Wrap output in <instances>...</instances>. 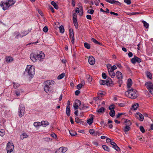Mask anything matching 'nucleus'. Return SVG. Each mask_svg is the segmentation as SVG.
Returning a JSON list of instances; mask_svg holds the SVG:
<instances>
[{
  "mask_svg": "<svg viewBox=\"0 0 153 153\" xmlns=\"http://www.w3.org/2000/svg\"><path fill=\"white\" fill-rule=\"evenodd\" d=\"M54 82L52 80H47L44 83L45 85L44 89L45 91L48 94H50L53 91V85H54Z\"/></svg>",
  "mask_w": 153,
  "mask_h": 153,
  "instance_id": "f257e3e1",
  "label": "nucleus"
},
{
  "mask_svg": "<svg viewBox=\"0 0 153 153\" xmlns=\"http://www.w3.org/2000/svg\"><path fill=\"white\" fill-rule=\"evenodd\" d=\"M16 2L15 0H8L5 3L1 1V2L0 6L3 9L5 10L7 9L10 6L14 4Z\"/></svg>",
  "mask_w": 153,
  "mask_h": 153,
  "instance_id": "f03ea898",
  "label": "nucleus"
},
{
  "mask_svg": "<svg viewBox=\"0 0 153 153\" xmlns=\"http://www.w3.org/2000/svg\"><path fill=\"white\" fill-rule=\"evenodd\" d=\"M136 91L132 88H128V90L125 92L126 96L132 99H135L137 97Z\"/></svg>",
  "mask_w": 153,
  "mask_h": 153,
  "instance_id": "7ed1b4c3",
  "label": "nucleus"
},
{
  "mask_svg": "<svg viewBox=\"0 0 153 153\" xmlns=\"http://www.w3.org/2000/svg\"><path fill=\"white\" fill-rule=\"evenodd\" d=\"M27 73L31 78L33 77L35 74V69L33 67L28 66L26 69L25 74Z\"/></svg>",
  "mask_w": 153,
  "mask_h": 153,
  "instance_id": "20e7f679",
  "label": "nucleus"
},
{
  "mask_svg": "<svg viewBox=\"0 0 153 153\" xmlns=\"http://www.w3.org/2000/svg\"><path fill=\"white\" fill-rule=\"evenodd\" d=\"M14 146L13 143L9 142L7 145L6 150L7 153H14Z\"/></svg>",
  "mask_w": 153,
  "mask_h": 153,
  "instance_id": "39448f33",
  "label": "nucleus"
},
{
  "mask_svg": "<svg viewBox=\"0 0 153 153\" xmlns=\"http://www.w3.org/2000/svg\"><path fill=\"white\" fill-rule=\"evenodd\" d=\"M25 108L24 105L23 104H20L19 108V115L20 117L23 116L25 114Z\"/></svg>",
  "mask_w": 153,
  "mask_h": 153,
  "instance_id": "423d86ee",
  "label": "nucleus"
},
{
  "mask_svg": "<svg viewBox=\"0 0 153 153\" xmlns=\"http://www.w3.org/2000/svg\"><path fill=\"white\" fill-rule=\"evenodd\" d=\"M131 62L133 64H135L136 62L140 63L141 62V59L136 56H134V57L132 58L131 60Z\"/></svg>",
  "mask_w": 153,
  "mask_h": 153,
  "instance_id": "0eeeda50",
  "label": "nucleus"
},
{
  "mask_svg": "<svg viewBox=\"0 0 153 153\" xmlns=\"http://www.w3.org/2000/svg\"><path fill=\"white\" fill-rule=\"evenodd\" d=\"M81 105V101L78 100H76L73 106L74 109L76 110L79 108V106Z\"/></svg>",
  "mask_w": 153,
  "mask_h": 153,
  "instance_id": "6e6552de",
  "label": "nucleus"
},
{
  "mask_svg": "<svg viewBox=\"0 0 153 153\" xmlns=\"http://www.w3.org/2000/svg\"><path fill=\"white\" fill-rule=\"evenodd\" d=\"M36 55L37 60H40L41 59H43L45 56V55L44 53L42 52H40L39 54H36Z\"/></svg>",
  "mask_w": 153,
  "mask_h": 153,
  "instance_id": "1a4fd4ad",
  "label": "nucleus"
},
{
  "mask_svg": "<svg viewBox=\"0 0 153 153\" xmlns=\"http://www.w3.org/2000/svg\"><path fill=\"white\" fill-rule=\"evenodd\" d=\"M136 117L140 121H142L144 119L143 115L140 113H137Z\"/></svg>",
  "mask_w": 153,
  "mask_h": 153,
  "instance_id": "9d476101",
  "label": "nucleus"
},
{
  "mask_svg": "<svg viewBox=\"0 0 153 153\" xmlns=\"http://www.w3.org/2000/svg\"><path fill=\"white\" fill-rule=\"evenodd\" d=\"M145 85L146 86L148 90L153 89V85L152 83L150 82H146Z\"/></svg>",
  "mask_w": 153,
  "mask_h": 153,
  "instance_id": "9b49d317",
  "label": "nucleus"
},
{
  "mask_svg": "<svg viewBox=\"0 0 153 153\" xmlns=\"http://www.w3.org/2000/svg\"><path fill=\"white\" fill-rule=\"evenodd\" d=\"M36 56V54L34 53H31L30 55V58L31 60L33 62H35L37 60Z\"/></svg>",
  "mask_w": 153,
  "mask_h": 153,
  "instance_id": "f8f14e48",
  "label": "nucleus"
},
{
  "mask_svg": "<svg viewBox=\"0 0 153 153\" xmlns=\"http://www.w3.org/2000/svg\"><path fill=\"white\" fill-rule=\"evenodd\" d=\"M88 62L91 65H93L95 63V59L94 58L91 56H89L88 60Z\"/></svg>",
  "mask_w": 153,
  "mask_h": 153,
  "instance_id": "ddd939ff",
  "label": "nucleus"
},
{
  "mask_svg": "<svg viewBox=\"0 0 153 153\" xmlns=\"http://www.w3.org/2000/svg\"><path fill=\"white\" fill-rule=\"evenodd\" d=\"M13 35L14 36H16L15 38H16V39H18L19 38V37H20L21 38L23 37V36H25L26 34H25V35H22L21 34H20V33H19V32L16 31V32H14L13 33Z\"/></svg>",
  "mask_w": 153,
  "mask_h": 153,
  "instance_id": "4468645a",
  "label": "nucleus"
},
{
  "mask_svg": "<svg viewBox=\"0 0 153 153\" xmlns=\"http://www.w3.org/2000/svg\"><path fill=\"white\" fill-rule=\"evenodd\" d=\"M111 144L113 148L115 149L116 151H118L120 149V148L117 146L116 144L114 142H111Z\"/></svg>",
  "mask_w": 153,
  "mask_h": 153,
  "instance_id": "2eb2a0df",
  "label": "nucleus"
},
{
  "mask_svg": "<svg viewBox=\"0 0 153 153\" xmlns=\"http://www.w3.org/2000/svg\"><path fill=\"white\" fill-rule=\"evenodd\" d=\"M106 2L110 3L111 4H116L117 3H118L120 4V3L118 1H115L114 0H105Z\"/></svg>",
  "mask_w": 153,
  "mask_h": 153,
  "instance_id": "dca6fc26",
  "label": "nucleus"
},
{
  "mask_svg": "<svg viewBox=\"0 0 153 153\" xmlns=\"http://www.w3.org/2000/svg\"><path fill=\"white\" fill-rule=\"evenodd\" d=\"M116 75L118 79H121L122 78V74L119 71H117L116 73Z\"/></svg>",
  "mask_w": 153,
  "mask_h": 153,
  "instance_id": "f3484780",
  "label": "nucleus"
},
{
  "mask_svg": "<svg viewBox=\"0 0 153 153\" xmlns=\"http://www.w3.org/2000/svg\"><path fill=\"white\" fill-rule=\"evenodd\" d=\"M132 84V80L131 79L129 78L128 79V82L127 83V87L128 88H129Z\"/></svg>",
  "mask_w": 153,
  "mask_h": 153,
  "instance_id": "a211bd4d",
  "label": "nucleus"
},
{
  "mask_svg": "<svg viewBox=\"0 0 153 153\" xmlns=\"http://www.w3.org/2000/svg\"><path fill=\"white\" fill-rule=\"evenodd\" d=\"M13 60V58L10 56L7 57L6 58V61L7 62H10Z\"/></svg>",
  "mask_w": 153,
  "mask_h": 153,
  "instance_id": "6ab92c4d",
  "label": "nucleus"
},
{
  "mask_svg": "<svg viewBox=\"0 0 153 153\" xmlns=\"http://www.w3.org/2000/svg\"><path fill=\"white\" fill-rule=\"evenodd\" d=\"M69 36L70 39L74 37L73 30L72 29H70L69 30Z\"/></svg>",
  "mask_w": 153,
  "mask_h": 153,
  "instance_id": "aec40b11",
  "label": "nucleus"
},
{
  "mask_svg": "<svg viewBox=\"0 0 153 153\" xmlns=\"http://www.w3.org/2000/svg\"><path fill=\"white\" fill-rule=\"evenodd\" d=\"M70 106H67L66 108V113L68 116H69L70 115Z\"/></svg>",
  "mask_w": 153,
  "mask_h": 153,
  "instance_id": "412c9836",
  "label": "nucleus"
},
{
  "mask_svg": "<svg viewBox=\"0 0 153 153\" xmlns=\"http://www.w3.org/2000/svg\"><path fill=\"white\" fill-rule=\"evenodd\" d=\"M40 123L41 125L43 126L44 127L46 126L49 124L47 121H42Z\"/></svg>",
  "mask_w": 153,
  "mask_h": 153,
  "instance_id": "4be33fe9",
  "label": "nucleus"
},
{
  "mask_svg": "<svg viewBox=\"0 0 153 153\" xmlns=\"http://www.w3.org/2000/svg\"><path fill=\"white\" fill-rule=\"evenodd\" d=\"M105 110V109L103 107H101L100 108L97 109V112L99 113H102Z\"/></svg>",
  "mask_w": 153,
  "mask_h": 153,
  "instance_id": "5701e85b",
  "label": "nucleus"
},
{
  "mask_svg": "<svg viewBox=\"0 0 153 153\" xmlns=\"http://www.w3.org/2000/svg\"><path fill=\"white\" fill-rule=\"evenodd\" d=\"M102 146L105 150L109 152H110V149L107 146L103 145H102Z\"/></svg>",
  "mask_w": 153,
  "mask_h": 153,
  "instance_id": "b1692460",
  "label": "nucleus"
},
{
  "mask_svg": "<svg viewBox=\"0 0 153 153\" xmlns=\"http://www.w3.org/2000/svg\"><path fill=\"white\" fill-rule=\"evenodd\" d=\"M93 117L92 116H91L90 117V118L87 120V123L89 125L93 123Z\"/></svg>",
  "mask_w": 153,
  "mask_h": 153,
  "instance_id": "393cba45",
  "label": "nucleus"
},
{
  "mask_svg": "<svg viewBox=\"0 0 153 153\" xmlns=\"http://www.w3.org/2000/svg\"><path fill=\"white\" fill-rule=\"evenodd\" d=\"M75 122L78 123H80V124H83V122L80 119L77 117H76L75 118Z\"/></svg>",
  "mask_w": 153,
  "mask_h": 153,
  "instance_id": "a878e982",
  "label": "nucleus"
},
{
  "mask_svg": "<svg viewBox=\"0 0 153 153\" xmlns=\"http://www.w3.org/2000/svg\"><path fill=\"white\" fill-rule=\"evenodd\" d=\"M100 84L101 85H109L108 84V82H107L106 80H101L100 81Z\"/></svg>",
  "mask_w": 153,
  "mask_h": 153,
  "instance_id": "bb28decb",
  "label": "nucleus"
},
{
  "mask_svg": "<svg viewBox=\"0 0 153 153\" xmlns=\"http://www.w3.org/2000/svg\"><path fill=\"white\" fill-rule=\"evenodd\" d=\"M138 103H136L134 104V105H132V108L134 110H135L137 109V108L138 107Z\"/></svg>",
  "mask_w": 153,
  "mask_h": 153,
  "instance_id": "cd10ccee",
  "label": "nucleus"
},
{
  "mask_svg": "<svg viewBox=\"0 0 153 153\" xmlns=\"http://www.w3.org/2000/svg\"><path fill=\"white\" fill-rule=\"evenodd\" d=\"M51 4L54 7V8L56 9H58V6L56 3L55 1H52L51 2Z\"/></svg>",
  "mask_w": 153,
  "mask_h": 153,
  "instance_id": "c85d7f7f",
  "label": "nucleus"
},
{
  "mask_svg": "<svg viewBox=\"0 0 153 153\" xmlns=\"http://www.w3.org/2000/svg\"><path fill=\"white\" fill-rule=\"evenodd\" d=\"M126 126L123 128V130L126 133V132H128L129 130L130 129V127L129 126Z\"/></svg>",
  "mask_w": 153,
  "mask_h": 153,
  "instance_id": "c756f323",
  "label": "nucleus"
},
{
  "mask_svg": "<svg viewBox=\"0 0 153 153\" xmlns=\"http://www.w3.org/2000/svg\"><path fill=\"white\" fill-rule=\"evenodd\" d=\"M91 41L96 44H98L100 45H102V44L101 43L98 42L94 38H91Z\"/></svg>",
  "mask_w": 153,
  "mask_h": 153,
  "instance_id": "7c9ffc66",
  "label": "nucleus"
},
{
  "mask_svg": "<svg viewBox=\"0 0 153 153\" xmlns=\"http://www.w3.org/2000/svg\"><path fill=\"white\" fill-rule=\"evenodd\" d=\"M28 137V135L25 133H23L21 135V139L22 140H23L24 138H26Z\"/></svg>",
  "mask_w": 153,
  "mask_h": 153,
  "instance_id": "2f4dec72",
  "label": "nucleus"
},
{
  "mask_svg": "<svg viewBox=\"0 0 153 153\" xmlns=\"http://www.w3.org/2000/svg\"><path fill=\"white\" fill-rule=\"evenodd\" d=\"M125 122L126 123V124H125V125H128L129 126L131 125V122L130 120L126 119H125Z\"/></svg>",
  "mask_w": 153,
  "mask_h": 153,
  "instance_id": "473e14b6",
  "label": "nucleus"
},
{
  "mask_svg": "<svg viewBox=\"0 0 153 153\" xmlns=\"http://www.w3.org/2000/svg\"><path fill=\"white\" fill-rule=\"evenodd\" d=\"M146 74L148 78H149L150 79H152V76L150 72L149 71H147L146 72Z\"/></svg>",
  "mask_w": 153,
  "mask_h": 153,
  "instance_id": "72a5a7b5",
  "label": "nucleus"
},
{
  "mask_svg": "<svg viewBox=\"0 0 153 153\" xmlns=\"http://www.w3.org/2000/svg\"><path fill=\"white\" fill-rule=\"evenodd\" d=\"M59 28L60 32L62 33H63L65 31L64 27L62 25H61L59 27Z\"/></svg>",
  "mask_w": 153,
  "mask_h": 153,
  "instance_id": "f704fd0d",
  "label": "nucleus"
},
{
  "mask_svg": "<svg viewBox=\"0 0 153 153\" xmlns=\"http://www.w3.org/2000/svg\"><path fill=\"white\" fill-rule=\"evenodd\" d=\"M65 74L64 73H62V74H61L60 75H59L57 77V79H61L63 78L65 76Z\"/></svg>",
  "mask_w": 153,
  "mask_h": 153,
  "instance_id": "c9c22d12",
  "label": "nucleus"
},
{
  "mask_svg": "<svg viewBox=\"0 0 153 153\" xmlns=\"http://www.w3.org/2000/svg\"><path fill=\"white\" fill-rule=\"evenodd\" d=\"M142 22L143 23L144 26L146 28H148L149 27V24L144 21H143Z\"/></svg>",
  "mask_w": 153,
  "mask_h": 153,
  "instance_id": "e433bc0d",
  "label": "nucleus"
},
{
  "mask_svg": "<svg viewBox=\"0 0 153 153\" xmlns=\"http://www.w3.org/2000/svg\"><path fill=\"white\" fill-rule=\"evenodd\" d=\"M115 114V113L114 110H111V111H110L109 112V114L110 116L112 117L114 116Z\"/></svg>",
  "mask_w": 153,
  "mask_h": 153,
  "instance_id": "4c0bfd02",
  "label": "nucleus"
},
{
  "mask_svg": "<svg viewBox=\"0 0 153 153\" xmlns=\"http://www.w3.org/2000/svg\"><path fill=\"white\" fill-rule=\"evenodd\" d=\"M84 46L87 49H89L90 48V45L88 43L85 42L84 43Z\"/></svg>",
  "mask_w": 153,
  "mask_h": 153,
  "instance_id": "58836bf2",
  "label": "nucleus"
},
{
  "mask_svg": "<svg viewBox=\"0 0 153 153\" xmlns=\"http://www.w3.org/2000/svg\"><path fill=\"white\" fill-rule=\"evenodd\" d=\"M88 106H85V105L84 104H82L80 106V107L79 108V109L80 110H82L84 108H88Z\"/></svg>",
  "mask_w": 153,
  "mask_h": 153,
  "instance_id": "ea45409f",
  "label": "nucleus"
},
{
  "mask_svg": "<svg viewBox=\"0 0 153 153\" xmlns=\"http://www.w3.org/2000/svg\"><path fill=\"white\" fill-rule=\"evenodd\" d=\"M109 66H107L108 69V73H110L111 72H114V70L112 69V68L111 67V65L110 64L109 65Z\"/></svg>",
  "mask_w": 153,
  "mask_h": 153,
  "instance_id": "a19ab883",
  "label": "nucleus"
},
{
  "mask_svg": "<svg viewBox=\"0 0 153 153\" xmlns=\"http://www.w3.org/2000/svg\"><path fill=\"white\" fill-rule=\"evenodd\" d=\"M86 78L89 82H91L92 80V77L89 75H88L86 76Z\"/></svg>",
  "mask_w": 153,
  "mask_h": 153,
  "instance_id": "79ce46f5",
  "label": "nucleus"
},
{
  "mask_svg": "<svg viewBox=\"0 0 153 153\" xmlns=\"http://www.w3.org/2000/svg\"><path fill=\"white\" fill-rule=\"evenodd\" d=\"M74 24L76 28H78V24L77 22V20L73 21Z\"/></svg>",
  "mask_w": 153,
  "mask_h": 153,
  "instance_id": "37998d69",
  "label": "nucleus"
},
{
  "mask_svg": "<svg viewBox=\"0 0 153 153\" xmlns=\"http://www.w3.org/2000/svg\"><path fill=\"white\" fill-rule=\"evenodd\" d=\"M70 134L72 136H75L77 134L76 132L73 131H69Z\"/></svg>",
  "mask_w": 153,
  "mask_h": 153,
  "instance_id": "c03bdc74",
  "label": "nucleus"
},
{
  "mask_svg": "<svg viewBox=\"0 0 153 153\" xmlns=\"http://www.w3.org/2000/svg\"><path fill=\"white\" fill-rule=\"evenodd\" d=\"M108 108L110 111H111V110H114V105L113 104H112Z\"/></svg>",
  "mask_w": 153,
  "mask_h": 153,
  "instance_id": "a18cd8bd",
  "label": "nucleus"
},
{
  "mask_svg": "<svg viewBox=\"0 0 153 153\" xmlns=\"http://www.w3.org/2000/svg\"><path fill=\"white\" fill-rule=\"evenodd\" d=\"M34 126L35 127H38L39 126H40L41 123L39 122H35L33 124Z\"/></svg>",
  "mask_w": 153,
  "mask_h": 153,
  "instance_id": "49530a36",
  "label": "nucleus"
},
{
  "mask_svg": "<svg viewBox=\"0 0 153 153\" xmlns=\"http://www.w3.org/2000/svg\"><path fill=\"white\" fill-rule=\"evenodd\" d=\"M84 85H83V83L79 84L77 86V88L78 90L80 89Z\"/></svg>",
  "mask_w": 153,
  "mask_h": 153,
  "instance_id": "de8ad7c7",
  "label": "nucleus"
},
{
  "mask_svg": "<svg viewBox=\"0 0 153 153\" xmlns=\"http://www.w3.org/2000/svg\"><path fill=\"white\" fill-rule=\"evenodd\" d=\"M60 148L62 149L61 150L62 151V153H64L67 150V148H65L64 147H61Z\"/></svg>",
  "mask_w": 153,
  "mask_h": 153,
  "instance_id": "09e8293b",
  "label": "nucleus"
},
{
  "mask_svg": "<svg viewBox=\"0 0 153 153\" xmlns=\"http://www.w3.org/2000/svg\"><path fill=\"white\" fill-rule=\"evenodd\" d=\"M73 21L77 20V16L76 13L73 14Z\"/></svg>",
  "mask_w": 153,
  "mask_h": 153,
  "instance_id": "8fccbe9b",
  "label": "nucleus"
},
{
  "mask_svg": "<svg viewBox=\"0 0 153 153\" xmlns=\"http://www.w3.org/2000/svg\"><path fill=\"white\" fill-rule=\"evenodd\" d=\"M13 87L15 88H18L20 85L18 83H16L13 82Z\"/></svg>",
  "mask_w": 153,
  "mask_h": 153,
  "instance_id": "3c124183",
  "label": "nucleus"
},
{
  "mask_svg": "<svg viewBox=\"0 0 153 153\" xmlns=\"http://www.w3.org/2000/svg\"><path fill=\"white\" fill-rule=\"evenodd\" d=\"M94 12V10L93 9H89L88 10L87 12L88 13L91 14H93Z\"/></svg>",
  "mask_w": 153,
  "mask_h": 153,
  "instance_id": "603ef678",
  "label": "nucleus"
},
{
  "mask_svg": "<svg viewBox=\"0 0 153 153\" xmlns=\"http://www.w3.org/2000/svg\"><path fill=\"white\" fill-rule=\"evenodd\" d=\"M80 13L79 14V15L81 16L83 15V10L82 7H80Z\"/></svg>",
  "mask_w": 153,
  "mask_h": 153,
  "instance_id": "864d4df0",
  "label": "nucleus"
},
{
  "mask_svg": "<svg viewBox=\"0 0 153 153\" xmlns=\"http://www.w3.org/2000/svg\"><path fill=\"white\" fill-rule=\"evenodd\" d=\"M5 134V131L4 130H2L0 131V135L1 136H3Z\"/></svg>",
  "mask_w": 153,
  "mask_h": 153,
  "instance_id": "5fc2aeb1",
  "label": "nucleus"
},
{
  "mask_svg": "<svg viewBox=\"0 0 153 153\" xmlns=\"http://www.w3.org/2000/svg\"><path fill=\"white\" fill-rule=\"evenodd\" d=\"M98 95H99L100 97H102V95H104V94L103 93V92L101 91H100L98 92Z\"/></svg>",
  "mask_w": 153,
  "mask_h": 153,
  "instance_id": "6e6d98bb",
  "label": "nucleus"
},
{
  "mask_svg": "<svg viewBox=\"0 0 153 153\" xmlns=\"http://www.w3.org/2000/svg\"><path fill=\"white\" fill-rule=\"evenodd\" d=\"M109 74L112 78H114L115 76L114 72L109 73Z\"/></svg>",
  "mask_w": 153,
  "mask_h": 153,
  "instance_id": "4d7b16f0",
  "label": "nucleus"
},
{
  "mask_svg": "<svg viewBox=\"0 0 153 153\" xmlns=\"http://www.w3.org/2000/svg\"><path fill=\"white\" fill-rule=\"evenodd\" d=\"M48 27H47V26H45L44 27V28H43V31L44 32H45V33H46V32H48Z\"/></svg>",
  "mask_w": 153,
  "mask_h": 153,
  "instance_id": "13d9d810",
  "label": "nucleus"
},
{
  "mask_svg": "<svg viewBox=\"0 0 153 153\" xmlns=\"http://www.w3.org/2000/svg\"><path fill=\"white\" fill-rule=\"evenodd\" d=\"M61 150V148H60L59 149L56 151L55 153H62V151Z\"/></svg>",
  "mask_w": 153,
  "mask_h": 153,
  "instance_id": "bf43d9fd",
  "label": "nucleus"
},
{
  "mask_svg": "<svg viewBox=\"0 0 153 153\" xmlns=\"http://www.w3.org/2000/svg\"><path fill=\"white\" fill-rule=\"evenodd\" d=\"M124 2L128 5L130 4L131 3V0H124Z\"/></svg>",
  "mask_w": 153,
  "mask_h": 153,
  "instance_id": "052dcab7",
  "label": "nucleus"
},
{
  "mask_svg": "<svg viewBox=\"0 0 153 153\" xmlns=\"http://www.w3.org/2000/svg\"><path fill=\"white\" fill-rule=\"evenodd\" d=\"M95 131L94 129H90L89 132L90 134L93 135Z\"/></svg>",
  "mask_w": 153,
  "mask_h": 153,
  "instance_id": "680f3d73",
  "label": "nucleus"
},
{
  "mask_svg": "<svg viewBox=\"0 0 153 153\" xmlns=\"http://www.w3.org/2000/svg\"><path fill=\"white\" fill-rule=\"evenodd\" d=\"M140 131L142 132V133H144L145 132V129H144V128L142 126H140Z\"/></svg>",
  "mask_w": 153,
  "mask_h": 153,
  "instance_id": "e2e57ef3",
  "label": "nucleus"
},
{
  "mask_svg": "<svg viewBox=\"0 0 153 153\" xmlns=\"http://www.w3.org/2000/svg\"><path fill=\"white\" fill-rule=\"evenodd\" d=\"M107 82H108V83L109 85L110 84V82H111V79L110 78H108L107 80H106Z\"/></svg>",
  "mask_w": 153,
  "mask_h": 153,
  "instance_id": "0e129e2a",
  "label": "nucleus"
},
{
  "mask_svg": "<svg viewBox=\"0 0 153 153\" xmlns=\"http://www.w3.org/2000/svg\"><path fill=\"white\" fill-rule=\"evenodd\" d=\"M100 96L98 95V96L96 97H94V99L95 101H97L99 100H100Z\"/></svg>",
  "mask_w": 153,
  "mask_h": 153,
  "instance_id": "69168bd1",
  "label": "nucleus"
},
{
  "mask_svg": "<svg viewBox=\"0 0 153 153\" xmlns=\"http://www.w3.org/2000/svg\"><path fill=\"white\" fill-rule=\"evenodd\" d=\"M80 93V91L79 90H77L75 91V95L78 96L79 94Z\"/></svg>",
  "mask_w": 153,
  "mask_h": 153,
  "instance_id": "338daca9",
  "label": "nucleus"
},
{
  "mask_svg": "<svg viewBox=\"0 0 153 153\" xmlns=\"http://www.w3.org/2000/svg\"><path fill=\"white\" fill-rule=\"evenodd\" d=\"M102 76L103 79H105L107 78L106 74L105 73H102Z\"/></svg>",
  "mask_w": 153,
  "mask_h": 153,
  "instance_id": "774afa93",
  "label": "nucleus"
}]
</instances>
